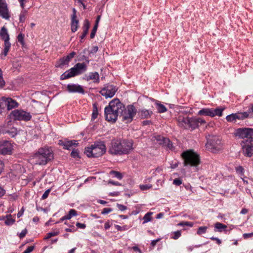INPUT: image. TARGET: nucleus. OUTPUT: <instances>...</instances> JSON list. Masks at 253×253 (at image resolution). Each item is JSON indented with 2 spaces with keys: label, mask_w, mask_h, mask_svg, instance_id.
I'll return each mask as SVG.
<instances>
[{
  "label": "nucleus",
  "mask_w": 253,
  "mask_h": 253,
  "mask_svg": "<svg viewBox=\"0 0 253 253\" xmlns=\"http://www.w3.org/2000/svg\"><path fill=\"white\" fill-rule=\"evenodd\" d=\"M0 16L6 20L10 18L7 4L5 0H0Z\"/></svg>",
  "instance_id": "4468645a"
},
{
  "label": "nucleus",
  "mask_w": 253,
  "mask_h": 253,
  "mask_svg": "<svg viewBox=\"0 0 253 253\" xmlns=\"http://www.w3.org/2000/svg\"><path fill=\"white\" fill-rule=\"evenodd\" d=\"M181 183H182V181L179 178H176L173 180V184L175 185L179 186L181 184Z\"/></svg>",
  "instance_id": "5fc2aeb1"
},
{
  "label": "nucleus",
  "mask_w": 253,
  "mask_h": 253,
  "mask_svg": "<svg viewBox=\"0 0 253 253\" xmlns=\"http://www.w3.org/2000/svg\"><path fill=\"white\" fill-rule=\"evenodd\" d=\"M234 134L239 138L247 139V141H251L253 139V129L240 128L235 130Z\"/></svg>",
  "instance_id": "9d476101"
},
{
  "label": "nucleus",
  "mask_w": 253,
  "mask_h": 253,
  "mask_svg": "<svg viewBox=\"0 0 253 253\" xmlns=\"http://www.w3.org/2000/svg\"><path fill=\"white\" fill-rule=\"evenodd\" d=\"M77 215V211L74 209H71L68 214L66 215V218L70 219L72 217Z\"/></svg>",
  "instance_id": "a19ab883"
},
{
  "label": "nucleus",
  "mask_w": 253,
  "mask_h": 253,
  "mask_svg": "<svg viewBox=\"0 0 253 253\" xmlns=\"http://www.w3.org/2000/svg\"><path fill=\"white\" fill-rule=\"evenodd\" d=\"M139 187L141 190H146L152 187L151 184H141L139 185Z\"/></svg>",
  "instance_id": "c03bdc74"
},
{
  "label": "nucleus",
  "mask_w": 253,
  "mask_h": 253,
  "mask_svg": "<svg viewBox=\"0 0 253 253\" xmlns=\"http://www.w3.org/2000/svg\"><path fill=\"white\" fill-rule=\"evenodd\" d=\"M10 116L15 120L23 121L27 122L32 118L30 113L23 110L16 109L12 111L10 113Z\"/></svg>",
  "instance_id": "1a4fd4ad"
},
{
  "label": "nucleus",
  "mask_w": 253,
  "mask_h": 253,
  "mask_svg": "<svg viewBox=\"0 0 253 253\" xmlns=\"http://www.w3.org/2000/svg\"><path fill=\"white\" fill-rule=\"evenodd\" d=\"M178 125L185 129H194L193 125V119L187 116L180 115L177 119Z\"/></svg>",
  "instance_id": "9b49d317"
},
{
  "label": "nucleus",
  "mask_w": 253,
  "mask_h": 253,
  "mask_svg": "<svg viewBox=\"0 0 253 253\" xmlns=\"http://www.w3.org/2000/svg\"><path fill=\"white\" fill-rule=\"evenodd\" d=\"M5 85V82L2 78V73L1 69H0V87H2Z\"/></svg>",
  "instance_id": "de8ad7c7"
},
{
  "label": "nucleus",
  "mask_w": 253,
  "mask_h": 253,
  "mask_svg": "<svg viewBox=\"0 0 253 253\" xmlns=\"http://www.w3.org/2000/svg\"><path fill=\"white\" fill-rule=\"evenodd\" d=\"M71 155L73 158H77L79 157V153L77 150L73 149L71 152Z\"/></svg>",
  "instance_id": "864d4df0"
},
{
  "label": "nucleus",
  "mask_w": 253,
  "mask_h": 253,
  "mask_svg": "<svg viewBox=\"0 0 253 253\" xmlns=\"http://www.w3.org/2000/svg\"><path fill=\"white\" fill-rule=\"evenodd\" d=\"M164 147H166L169 150H172L173 148V146L172 142L169 140V138H166L165 139V141L164 143L163 144Z\"/></svg>",
  "instance_id": "e433bc0d"
},
{
  "label": "nucleus",
  "mask_w": 253,
  "mask_h": 253,
  "mask_svg": "<svg viewBox=\"0 0 253 253\" xmlns=\"http://www.w3.org/2000/svg\"><path fill=\"white\" fill-rule=\"evenodd\" d=\"M207 148L213 153H216L222 148L220 139L216 136H212L208 140Z\"/></svg>",
  "instance_id": "6e6552de"
},
{
  "label": "nucleus",
  "mask_w": 253,
  "mask_h": 253,
  "mask_svg": "<svg viewBox=\"0 0 253 253\" xmlns=\"http://www.w3.org/2000/svg\"><path fill=\"white\" fill-rule=\"evenodd\" d=\"M53 159V154L48 148H41L38 150L31 160L36 165H45Z\"/></svg>",
  "instance_id": "7ed1b4c3"
},
{
  "label": "nucleus",
  "mask_w": 253,
  "mask_h": 253,
  "mask_svg": "<svg viewBox=\"0 0 253 253\" xmlns=\"http://www.w3.org/2000/svg\"><path fill=\"white\" fill-rule=\"evenodd\" d=\"M166 138H167L160 135H155L153 136L152 140L154 141H156V142L160 145H163L164 143Z\"/></svg>",
  "instance_id": "bb28decb"
},
{
  "label": "nucleus",
  "mask_w": 253,
  "mask_h": 253,
  "mask_svg": "<svg viewBox=\"0 0 253 253\" xmlns=\"http://www.w3.org/2000/svg\"><path fill=\"white\" fill-rule=\"evenodd\" d=\"M106 150L103 141L95 142L90 147L85 148L84 153L88 157H99L104 154Z\"/></svg>",
  "instance_id": "20e7f679"
},
{
  "label": "nucleus",
  "mask_w": 253,
  "mask_h": 253,
  "mask_svg": "<svg viewBox=\"0 0 253 253\" xmlns=\"http://www.w3.org/2000/svg\"><path fill=\"white\" fill-rule=\"evenodd\" d=\"M184 160V166L197 167L200 163L199 156L192 150H187L181 154Z\"/></svg>",
  "instance_id": "423d86ee"
},
{
  "label": "nucleus",
  "mask_w": 253,
  "mask_h": 253,
  "mask_svg": "<svg viewBox=\"0 0 253 253\" xmlns=\"http://www.w3.org/2000/svg\"><path fill=\"white\" fill-rule=\"evenodd\" d=\"M97 27L98 25H97V24H95L90 34V37L91 39L94 38L97 31Z\"/></svg>",
  "instance_id": "49530a36"
},
{
  "label": "nucleus",
  "mask_w": 253,
  "mask_h": 253,
  "mask_svg": "<svg viewBox=\"0 0 253 253\" xmlns=\"http://www.w3.org/2000/svg\"><path fill=\"white\" fill-rule=\"evenodd\" d=\"M98 48L97 46H93L90 51V53H96L98 51Z\"/></svg>",
  "instance_id": "774afa93"
},
{
  "label": "nucleus",
  "mask_w": 253,
  "mask_h": 253,
  "mask_svg": "<svg viewBox=\"0 0 253 253\" xmlns=\"http://www.w3.org/2000/svg\"><path fill=\"white\" fill-rule=\"evenodd\" d=\"M113 210L111 208H104L101 211V213L102 214H108L109 212H111Z\"/></svg>",
  "instance_id": "3c124183"
},
{
  "label": "nucleus",
  "mask_w": 253,
  "mask_h": 253,
  "mask_svg": "<svg viewBox=\"0 0 253 253\" xmlns=\"http://www.w3.org/2000/svg\"><path fill=\"white\" fill-rule=\"evenodd\" d=\"M110 174L119 179H121L123 178L122 174L119 171L111 170L110 172Z\"/></svg>",
  "instance_id": "58836bf2"
},
{
  "label": "nucleus",
  "mask_w": 253,
  "mask_h": 253,
  "mask_svg": "<svg viewBox=\"0 0 253 253\" xmlns=\"http://www.w3.org/2000/svg\"><path fill=\"white\" fill-rule=\"evenodd\" d=\"M236 170L237 173L241 174H243L244 172V169L242 166H238L236 167Z\"/></svg>",
  "instance_id": "09e8293b"
},
{
  "label": "nucleus",
  "mask_w": 253,
  "mask_h": 253,
  "mask_svg": "<svg viewBox=\"0 0 253 253\" xmlns=\"http://www.w3.org/2000/svg\"><path fill=\"white\" fill-rule=\"evenodd\" d=\"M198 114L200 116H210L211 117V108H203L198 112Z\"/></svg>",
  "instance_id": "c756f323"
},
{
  "label": "nucleus",
  "mask_w": 253,
  "mask_h": 253,
  "mask_svg": "<svg viewBox=\"0 0 253 253\" xmlns=\"http://www.w3.org/2000/svg\"><path fill=\"white\" fill-rule=\"evenodd\" d=\"M67 90L70 92H78L82 94L84 93L83 87L78 84H69L67 85Z\"/></svg>",
  "instance_id": "f3484780"
},
{
  "label": "nucleus",
  "mask_w": 253,
  "mask_h": 253,
  "mask_svg": "<svg viewBox=\"0 0 253 253\" xmlns=\"http://www.w3.org/2000/svg\"><path fill=\"white\" fill-rule=\"evenodd\" d=\"M79 21L77 19H72L71 30L73 32L77 31L78 28Z\"/></svg>",
  "instance_id": "7c9ffc66"
},
{
  "label": "nucleus",
  "mask_w": 253,
  "mask_h": 253,
  "mask_svg": "<svg viewBox=\"0 0 253 253\" xmlns=\"http://www.w3.org/2000/svg\"><path fill=\"white\" fill-rule=\"evenodd\" d=\"M136 113V109L133 105H128L125 109V107L122 109V112L120 114L122 117V120L125 121L126 123L131 122Z\"/></svg>",
  "instance_id": "0eeeda50"
},
{
  "label": "nucleus",
  "mask_w": 253,
  "mask_h": 253,
  "mask_svg": "<svg viewBox=\"0 0 253 253\" xmlns=\"http://www.w3.org/2000/svg\"><path fill=\"white\" fill-rule=\"evenodd\" d=\"M248 114L247 112L243 113H235L226 116V119L229 122L235 123L236 120H243L244 119L247 118Z\"/></svg>",
  "instance_id": "2eb2a0df"
},
{
  "label": "nucleus",
  "mask_w": 253,
  "mask_h": 253,
  "mask_svg": "<svg viewBox=\"0 0 253 253\" xmlns=\"http://www.w3.org/2000/svg\"><path fill=\"white\" fill-rule=\"evenodd\" d=\"M11 215L9 214L6 216V219L5 220L4 223L7 225H10L13 224L15 220L14 219H12L11 218Z\"/></svg>",
  "instance_id": "4c0bfd02"
},
{
  "label": "nucleus",
  "mask_w": 253,
  "mask_h": 253,
  "mask_svg": "<svg viewBox=\"0 0 253 253\" xmlns=\"http://www.w3.org/2000/svg\"><path fill=\"white\" fill-rule=\"evenodd\" d=\"M84 79L86 81L93 80L94 83H98L99 82V75L96 72H91L88 75H85Z\"/></svg>",
  "instance_id": "a211bd4d"
},
{
  "label": "nucleus",
  "mask_w": 253,
  "mask_h": 253,
  "mask_svg": "<svg viewBox=\"0 0 253 253\" xmlns=\"http://www.w3.org/2000/svg\"><path fill=\"white\" fill-rule=\"evenodd\" d=\"M89 27V23L88 21L87 20H84V25L83 27V33L82 35H81V36L80 37L81 39V42H82V40H83L84 39V38L86 36V35H87V34L88 33Z\"/></svg>",
  "instance_id": "5701e85b"
},
{
  "label": "nucleus",
  "mask_w": 253,
  "mask_h": 253,
  "mask_svg": "<svg viewBox=\"0 0 253 253\" xmlns=\"http://www.w3.org/2000/svg\"><path fill=\"white\" fill-rule=\"evenodd\" d=\"M34 249V246H30L25 251H24L22 253H30L31 252H32L33 251Z\"/></svg>",
  "instance_id": "052dcab7"
},
{
  "label": "nucleus",
  "mask_w": 253,
  "mask_h": 253,
  "mask_svg": "<svg viewBox=\"0 0 253 253\" xmlns=\"http://www.w3.org/2000/svg\"><path fill=\"white\" fill-rule=\"evenodd\" d=\"M17 39L20 42L23 43L24 40V36L22 34H19L17 37Z\"/></svg>",
  "instance_id": "e2e57ef3"
},
{
  "label": "nucleus",
  "mask_w": 253,
  "mask_h": 253,
  "mask_svg": "<svg viewBox=\"0 0 253 253\" xmlns=\"http://www.w3.org/2000/svg\"><path fill=\"white\" fill-rule=\"evenodd\" d=\"M156 105L157 109L159 113H162L167 111V108L164 105L157 103Z\"/></svg>",
  "instance_id": "ea45409f"
},
{
  "label": "nucleus",
  "mask_w": 253,
  "mask_h": 253,
  "mask_svg": "<svg viewBox=\"0 0 253 253\" xmlns=\"http://www.w3.org/2000/svg\"><path fill=\"white\" fill-rule=\"evenodd\" d=\"M27 14V10L26 9H23L21 11L20 15H19V22L20 23H23L26 18V15Z\"/></svg>",
  "instance_id": "f704fd0d"
},
{
  "label": "nucleus",
  "mask_w": 253,
  "mask_h": 253,
  "mask_svg": "<svg viewBox=\"0 0 253 253\" xmlns=\"http://www.w3.org/2000/svg\"><path fill=\"white\" fill-rule=\"evenodd\" d=\"M13 149L12 145L8 141H0V154L2 155H10Z\"/></svg>",
  "instance_id": "ddd939ff"
},
{
  "label": "nucleus",
  "mask_w": 253,
  "mask_h": 253,
  "mask_svg": "<svg viewBox=\"0 0 253 253\" xmlns=\"http://www.w3.org/2000/svg\"><path fill=\"white\" fill-rule=\"evenodd\" d=\"M153 176H162L163 175V171L162 169L160 168H157L153 172Z\"/></svg>",
  "instance_id": "37998d69"
},
{
  "label": "nucleus",
  "mask_w": 253,
  "mask_h": 253,
  "mask_svg": "<svg viewBox=\"0 0 253 253\" xmlns=\"http://www.w3.org/2000/svg\"><path fill=\"white\" fill-rule=\"evenodd\" d=\"M193 119V125L194 126V129L198 126L199 124H205L206 121L205 120L200 118H192Z\"/></svg>",
  "instance_id": "cd10ccee"
},
{
  "label": "nucleus",
  "mask_w": 253,
  "mask_h": 253,
  "mask_svg": "<svg viewBox=\"0 0 253 253\" xmlns=\"http://www.w3.org/2000/svg\"><path fill=\"white\" fill-rule=\"evenodd\" d=\"M174 236L172 237L173 239L176 240L181 236L180 231H176L173 232Z\"/></svg>",
  "instance_id": "8fccbe9b"
},
{
  "label": "nucleus",
  "mask_w": 253,
  "mask_h": 253,
  "mask_svg": "<svg viewBox=\"0 0 253 253\" xmlns=\"http://www.w3.org/2000/svg\"><path fill=\"white\" fill-rule=\"evenodd\" d=\"M0 37L5 42H9V36L5 27H2L0 31Z\"/></svg>",
  "instance_id": "412c9836"
},
{
  "label": "nucleus",
  "mask_w": 253,
  "mask_h": 253,
  "mask_svg": "<svg viewBox=\"0 0 253 253\" xmlns=\"http://www.w3.org/2000/svg\"><path fill=\"white\" fill-rule=\"evenodd\" d=\"M50 192V189H49L46 190L42 196V199L44 200V199H45L46 198H47Z\"/></svg>",
  "instance_id": "bf43d9fd"
},
{
  "label": "nucleus",
  "mask_w": 253,
  "mask_h": 253,
  "mask_svg": "<svg viewBox=\"0 0 253 253\" xmlns=\"http://www.w3.org/2000/svg\"><path fill=\"white\" fill-rule=\"evenodd\" d=\"M225 108L217 107L216 108H211V117L213 118L215 116L221 117L222 115L223 111L224 110Z\"/></svg>",
  "instance_id": "aec40b11"
},
{
  "label": "nucleus",
  "mask_w": 253,
  "mask_h": 253,
  "mask_svg": "<svg viewBox=\"0 0 253 253\" xmlns=\"http://www.w3.org/2000/svg\"><path fill=\"white\" fill-rule=\"evenodd\" d=\"M6 108L7 110H10L18 106V103L11 98H6Z\"/></svg>",
  "instance_id": "4be33fe9"
},
{
  "label": "nucleus",
  "mask_w": 253,
  "mask_h": 253,
  "mask_svg": "<svg viewBox=\"0 0 253 253\" xmlns=\"http://www.w3.org/2000/svg\"><path fill=\"white\" fill-rule=\"evenodd\" d=\"M124 107V105L118 99L112 100L104 110L106 120L115 123L120 112H122Z\"/></svg>",
  "instance_id": "f03ea898"
},
{
  "label": "nucleus",
  "mask_w": 253,
  "mask_h": 253,
  "mask_svg": "<svg viewBox=\"0 0 253 253\" xmlns=\"http://www.w3.org/2000/svg\"><path fill=\"white\" fill-rule=\"evenodd\" d=\"M243 153L247 157H251L253 154V148L251 145H245L243 147Z\"/></svg>",
  "instance_id": "b1692460"
},
{
  "label": "nucleus",
  "mask_w": 253,
  "mask_h": 253,
  "mask_svg": "<svg viewBox=\"0 0 253 253\" xmlns=\"http://www.w3.org/2000/svg\"><path fill=\"white\" fill-rule=\"evenodd\" d=\"M207 229L208 227L207 226L199 227L197 231V233L198 235H201L202 234L205 233L207 232Z\"/></svg>",
  "instance_id": "79ce46f5"
},
{
  "label": "nucleus",
  "mask_w": 253,
  "mask_h": 253,
  "mask_svg": "<svg viewBox=\"0 0 253 253\" xmlns=\"http://www.w3.org/2000/svg\"><path fill=\"white\" fill-rule=\"evenodd\" d=\"M11 46L10 42H5L4 43V49L3 52L1 54V58L3 59L7 55Z\"/></svg>",
  "instance_id": "a878e982"
},
{
  "label": "nucleus",
  "mask_w": 253,
  "mask_h": 253,
  "mask_svg": "<svg viewBox=\"0 0 253 253\" xmlns=\"http://www.w3.org/2000/svg\"><path fill=\"white\" fill-rule=\"evenodd\" d=\"M211 240H213V241H216V243L218 245H220L221 244V240H220L219 239H218V238H216V237H212L210 238Z\"/></svg>",
  "instance_id": "0e129e2a"
},
{
  "label": "nucleus",
  "mask_w": 253,
  "mask_h": 253,
  "mask_svg": "<svg viewBox=\"0 0 253 253\" xmlns=\"http://www.w3.org/2000/svg\"><path fill=\"white\" fill-rule=\"evenodd\" d=\"M6 97H2L0 99V113H1L3 110L6 108V101L5 100Z\"/></svg>",
  "instance_id": "2f4dec72"
},
{
  "label": "nucleus",
  "mask_w": 253,
  "mask_h": 253,
  "mask_svg": "<svg viewBox=\"0 0 253 253\" xmlns=\"http://www.w3.org/2000/svg\"><path fill=\"white\" fill-rule=\"evenodd\" d=\"M153 214V212H148L146 214H145V215L143 217V224H145L149 221H151L152 220V214Z\"/></svg>",
  "instance_id": "c9c22d12"
},
{
  "label": "nucleus",
  "mask_w": 253,
  "mask_h": 253,
  "mask_svg": "<svg viewBox=\"0 0 253 253\" xmlns=\"http://www.w3.org/2000/svg\"><path fill=\"white\" fill-rule=\"evenodd\" d=\"M87 64L84 63H78L66 71L61 76V80H65L79 75H81L87 71Z\"/></svg>",
  "instance_id": "39448f33"
},
{
  "label": "nucleus",
  "mask_w": 253,
  "mask_h": 253,
  "mask_svg": "<svg viewBox=\"0 0 253 253\" xmlns=\"http://www.w3.org/2000/svg\"><path fill=\"white\" fill-rule=\"evenodd\" d=\"M69 61L67 60L66 57H63L62 58L60 59L58 62V67H62L64 65H68L69 63Z\"/></svg>",
  "instance_id": "72a5a7b5"
},
{
  "label": "nucleus",
  "mask_w": 253,
  "mask_h": 253,
  "mask_svg": "<svg viewBox=\"0 0 253 253\" xmlns=\"http://www.w3.org/2000/svg\"><path fill=\"white\" fill-rule=\"evenodd\" d=\"M132 140L113 139L111 142L109 152L112 155L127 154L133 150Z\"/></svg>",
  "instance_id": "f257e3e1"
},
{
  "label": "nucleus",
  "mask_w": 253,
  "mask_h": 253,
  "mask_svg": "<svg viewBox=\"0 0 253 253\" xmlns=\"http://www.w3.org/2000/svg\"><path fill=\"white\" fill-rule=\"evenodd\" d=\"M76 226L77 227L81 229H84L86 227V225L84 223H81L80 222H77L76 223Z\"/></svg>",
  "instance_id": "680f3d73"
},
{
  "label": "nucleus",
  "mask_w": 253,
  "mask_h": 253,
  "mask_svg": "<svg viewBox=\"0 0 253 253\" xmlns=\"http://www.w3.org/2000/svg\"><path fill=\"white\" fill-rule=\"evenodd\" d=\"M118 88L112 84H107L102 88L99 93L106 98H111L115 94Z\"/></svg>",
  "instance_id": "f8f14e48"
},
{
  "label": "nucleus",
  "mask_w": 253,
  "mask_h": 253,
  "mask_svg": "<svg viewBox=\"0 0 253 253\" xmlns=\"http://www.w3.org/2000/svg\"><path fill=\"white\" fill-rule=\"evenodd\" d=\"M58 144L62 146L64 149L71 150L73 146H76L78 143L76 140H60Z\"/></svg>",
  "instance_id": "dca6fc26"
},
{
  "label": "nucleus",
  "mask_w": 253,
  "mask_h": 253,
  "mask_svg": "<svg viewBox=\"0 0 253 253\" xmlns=\"http://www.w3.org/2000/svg\"><path fill=\"white\" fill-rule=\"evenodd\" d=\"M27 233V230L26 229L23 230L19 235V238L20 239L24 238L25 236Z\"/></svg>",
  "instance_id": "4d7b16f0"
},
{
  "label": "nucleus",
  "mask_w": 253,
  "mask_h": 253,
  "mask_svg": "<svg viewBox=\"0 0 253 253\" xmlns=\"http://www.w3.org/2000/svg\"><path fill=\"white\" fill-rule=\"evenodd\" d=\"M2 133H7L9 136L13 137L16 136L19 132L17 128L14 127L9 128H4L2 130Z\"/></svg>",
  "instance_id": "6ab92c4d"
},
{
  "label": "nucleus",
  "mask_w": 253,
  "mask_h": 253,
  "mask_svg": "<svg viewBox=\"0 0 253 253\" xmlns=\"http://www.w3.org/2000/svg\"><path fill=\"white\" fill-rule=\"evenodd\" d=\"M243 237L244 239H248L249 238H251L253 237V232L249 233H244L243 235Z\"/></svg>",
  "instance_id": "6e6d98bb"
},
{
  "label": "nucleus",
  "mask_w": 253,
  "mask_h": 253,
  "mask_svg": "<svg viewBox=\"0 0 253 253\" xmlns=\"http://www.w3.org/2000/svg\"><path fill=\"white\" fill-rule=\"evenodd\" d=\"M139 114L141 118H147L151 116L152 114V112L148 110L143 109L140 112Z\"/></svg>",
  "instance_id": "c85d7f7f"
},
{
  "label": "nucleus",
  "mask_w": 253,
  "mask_h": 253,
  "mask_svg": "<svg viewBox=\"0 0 253 253\" xmlns=\"http://www.w3.org/2000/svg\"><path fill=\"white\" fill-rule=\"evenodd\" d=\"M117 207L121 211H124L126 210V209H127L126 206H124L121 204H117Z\"/></svg>",
  "instance_id": "13d9d810"
},
{
  "label": "nucleus",
  "mask_w": 253,
  "mask_h": 253,
  "mask_svg": "<svg viewBox=\"0 0 253 253\" xmlns=\"http://www.w3.org/2000/svg\"><path fill=\"white\" fill-rule=\"evenodd\" d=\"M161 239H157L156 240H153L151 243V246L154 247L156 246V244L160 241Z\"/></svg>",
  "instance_id": "338daca9"
},
{
  "label": "nucleus",
  "mask_w": 253,
  "mask_h": 253,
  "mask_svg": "<svg viewBox=\"0 0 253 253\" xmlns=\"http://www.w3.org/2000/svg\"><path fill=\"white\" fill-rule=\"evenodd\" d=\"M98 113L97 106L95 104H93L92 113L91 115V120L94 121L95 119H96L98 116Z\"/></svg>",
  "instance_id": "473e14b6"
},
{
  "label": "nucleus",
  "mask_w": 253,
  "mask_h": 253,
  "mask_svg": "<svg viewBox=\"0 0 253 253\" xmlns=\"http://www.w3.org/2000/svg\"><path fill=\"white\" fill-rule=\"evenodd\" d=\"M24 212V209L23 207H22L21 208V209L20 210V211L18 212L17 217H21L23 215Z\"/></svg>",
  "instance_id": "69168bd1"
},
{
  "label": "nucleus",
  "mask_w": 253,
  "mask_h": 253,
  "mask_svg": "<svg viewBox=\"0 0 253 253\" xmlns=\"http://www.w3.org/2000/svg\"><path fill=\"white\" fill-rule=\"evenodd\" d=\"M227 226L220 222H216L214 225V231L221 232L227 228Z\"/></svg>",
  "instance_id": "393cba45"
},
{
  "label": "nucleus",
  "mask_w": 253,
  "mask_h": 253,
  "mask_svg": "<svg viewBox=\"0 0 253 253\" xmlns=\"http://www.w3.org/2000/svg\"><path fill=\"white\" fill-rule=\"evenodd\" d=\"M58 234H59L58 231H53V232H49L47 234V236L45 238V239H48L52 237L57 236V235H58Z\"/></svg>",
  "instance_id": "a18cd8bd"
},
{
  "label": "nucleus",
  "mask_w": 253,
  "mask_h": 253,
  "mask_svg": "<svg viewBox=\"0 0 253 253\" xmlns=\"http://www.w3.org/2000/svg\"><path fill=\"white\" fill-rule=\"evenodd\" d=\"M76 54V52L74 51L72 52L70 54L66 56V58L69 62L71 60V59L74 57V56Z\"/></svg>",
  "instance_id": "603ef678"
}]
</instances>
